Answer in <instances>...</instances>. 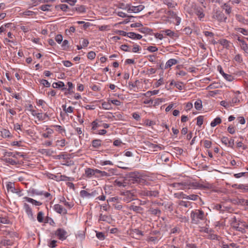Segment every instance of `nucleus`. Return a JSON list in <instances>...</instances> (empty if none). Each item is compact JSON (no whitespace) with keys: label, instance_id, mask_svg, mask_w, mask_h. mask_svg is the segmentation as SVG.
<instances>
[{"label":"nucleus","instance_id":"bb28decb","mask_svg":"<svg viewBox=\"0 0 248 248\" xmlns=\"http://www.w3.org/2000/svg\"><path fill=\"white\" fill-rule=\"evenodd\" d=\"M236 186V188L239 189H241L243 192H248V185L244 184H239L238 185H235Z\"/></svg>","mask_w":248,"mask_h":248},{"label":"nucleus","instance_id":"79ce46f5","mask_svg":"<svg viewBox=\"0 0 248 248\" xmlns=\"http://www.w3.org/2000/svg\"><path fill=\"white\" fill-rule=\"evenodd\" d=\"M163 32H165L166 35L170 37H173L175 36V33L174 32L171 31L170 30H166L162 31Z\"/></svg>","mask_w":248,"mask_h":248},{"label":"nucleus","instance_id":"f257e3e1","mask_svg":"<svg viewBox=\"0 0 248 248\" xmlns=\"http://www.w3.org/2000/svg\"><path fill=\"white\" fill-rule=\"evenodd\" d=\"M170 186L172 187L175 188L177 189H184L191 187L193 188H207L208 187L200 184L197 183H188V182H181V183H174L170 184Z\"/></svg>","mask_w":248,"mask_h":248},{"label":"nucleus","instance_id":"cd10ccee","mask_svg":"<svg viewBox=\"0 0 248 248\" xmlns=\"http://www.w3.org/2000/svg\"><path fill=\"white\" fill-rule=\"evenodd\" d=\"M102 107L105 109H110L112 108L109 100L108 102H104L102 103Z\"/></svg>","mask_w":248,"mask_h":248},{"label":"nucleus","instance_id":"6e6552de","mask_svg":"<svg viewBox=\"0 0 248 248\" xmlns=\"http://www.w3.org/2000/svg\"><path fill=\"white\" fill-rule=\"evenodd\" d=\"M96 174L95 175V177H108L112 175L113 174V170H109L108 172H106L105 171H101L99 170L96 169Z\"/></svg>","mask_w":248,"mask_h":248},{"label":"nucleus","instance_id":"20e7f679","mask_svg":"<svg viewBox=\"0 0 248 248\" xmlns=\"http://www.w3.org/2000/svg\"><path fill=\"white\" fill-rule=\"evenodd\" d=\"M139 195L141 196H147L150 198L157 197L159 196V191L156 190H147L146 189H141L139 191Z\"/></svg>","mask_w":248,"mask_h":248},{"label":"nucleus","instance_id":"5701e85b","mask_svg":"<svg viewBox=\"0 0 248 248\" xmlns=\"http://www.w3.org/2000/svg\"><path fill=\"white\" fill-rule=\"evenodd\" d=\"M235 18L237 20V21L238 22H239V23L243 24V25H245L246 24V19L244 16H243L242 15H239V14H236L235 15Z\"/></svg>","mask_w":248,"mask_h":248},{"label":"nucleus","instance_id":"ddd939ff","mask_svg":"<svg viewBox=\"0 0 248 248\" xmlns=\"http://www.w3.org/2000/svg\"><path fill=\"white\" fill-rule=\"evenodd\" d=\"M218 69L219 73L226 80L232 81L234 79V77L232 75L225 73L221 67H218Z\"/></svg>","mask_w":248,"mask_h":248},{"label":"nucleus","instance_id":"69168bd1","mask_svg":"<svg viewBox=\"0 0 248 248\" xmlns=\"http://www.w3.org/2000/svg\"><path fill=\"white\" fill-rule=\"evenodd\" d=\"M227 131L230 134H233L235 132V127L234 126H232L230 125L228 127Z\"/></svg>","mask_w":248,"mask_h":248},{"label":"nucleus","instance_id":"864d4df0","mask_svg":"<svg viewBox=\"0 0 248 248\" xmlns=\"http://www.w3.org/2000/svg\"><path fill=\"white\" fill-rule=\"evenodd\" d=\"M53 127L56 128V130L60 133H62L63 132H65V130L63 128L62 126L59 125H54L52 126Z\"/></svg>","mask_w":248,"mask_h":248},{"label":"nucleus","instance_id":"13d9d810","mask_svg":"<svg viewBox=\"0 0 248 248\" xmlns=\"http://www.w3.org/2000/svg\"><path fill=\"white\" fill-rule=\"evenodd\" d=\"M220 105L225 108H229L231 106H232V105L231 104V103L226 102L225 101H222L220 102Z\"/></svg>","mask_w":248,"mask_h":248},{"label":"nucleus","instance_id":"338daca9","mask_svg":"<svg viewBox=\"0 0 248 248\" xmlns=\"http://www.w3.org/2000/svg\"><path fill=\"white\" fill-rule=\"evenodd\" d=\"M212 144L211 141L208 140H205L204 141V146L206 148H209L211 147Z\"/></svg>","mask_w":248,"mask_h":248},{"label":"nucleus","instance_id":"a18cd8bd","mask_svg":"<svg viewBox=\"0 0 248 248\" xmlns=\"http://www.w3.org/2000/svg\"><path fill=\"white\" fill-rule=\"evenodd\" d=\"M114 184L119 187H125L126 186V183L120 181L118 180H116L114 181Z\"/></svg>","mask_w":248,"mask_h":248},{"label":"nucleus","instance_id":"423d86ee","mask_svg":"<svg viewBox=\"0 0 248 248\" xmlns=\"http://www.w3.org/2000/svg\"><path fill=\"white\" fill-rule=\"evenodd\" d=\"M144 8V6L142 5H139L138 6H129L127 5L125 9H127V11L129 13H137L140 11H141Z\"/></svg>","mask_w":248,"mask_h":248},{"label":"nucleus","instance_id":"72a5a7b5","mask_svg":"<svg viewBox=\"0 0 248 248\" xmlns=\"http://www.w3.org/2000/svg\"><path fill=\"white\" fill-rule=\"evenodd\" d=\"M235 30L241 33L244 35H248V30L242 28H236Z\"/></svg>","mask_w":248,"mask_h":248},{"label":"nucleus","instance_id":"e433bc0d","mask_svg":"<svg viewBox=\"0 0 248 248\" xmlns=\"http://www.w3.org/2000/svg\"><path fill=\"white\" fill-rule=\"evenodd\" d=\"M183 197L184 199L191 200L192 201H196L198 199L199 196L197 195L191 194V195H187L186 197Z\"/></svg>","mask_w":248,"mask_h":248},{"label":"nucleus","instance_id":"052dcab7","mask_svg":"<svg viewBox=\"0 0 248 248\" xmlns=\"http://www.w3.org/2000/svg\"><path fill=\"white\" fill-rule=\"evenodd\" d=\"M239 99L237 96H234L232 98V101L230 102L231 103V104H232V106H233L234 104L239 103Z\"/></svg>","mask_w":248,"mask_h":248},{"label":"nucleus","instance_id":"f3484780","mask_svg":"<svg viewBox=\"0 0 248 248\" xmlns=\"http://www.w3.org/2000/svg\"><path fill=\"white\" fill-rule=\"evenodd\" d=\"M24 208L25 210L26 213L28 215L29 217L31 218H33V214L32 212V210L31 208L30 207L29 205L26 203L24 204Z\"/></svg>","mask_w":248,"mask_h":248},{"label":"nucleus","instance_id":"680f3d73","mask_svg":"<svg viewBox=\"0 0 248 248\" xmlns=\"http://www.w3.org/2000/svg\"><path fill=\"white\" fill-rule=\"evenodd\" d=\"M62 36L61 34H58L55 37V40L59 44H61L62 43Z\"/></svg>","mask_w":248,"mask_h":248},{"label":"nucleus","instance_id":"412c9836","mask_svg":"<svg viewBox=\"0 0 248 248\" xmlns=\"http://www.w3.org/2000/svg\"><path fill=\"white\" fill-rule=\"evenodd\" d=\"M24 200H25L26 201L31 203L32 204L35 205L36 206H40L42 204V203L40 202L37 201L33 199H31V198H29L27 197H25L23 198Z\"/></svg>","mask_w":248,"mask_h":248},{"label":"nucleus","instance_id":"e2e57ef3","mask_svg":"<svg viewBox=\"0 0 248 248\" xmlns=\"http://www.w3.org/2000/svg\"><path fill=\"white\" fill-rule=\"evenodd\" d=\"M96 236L97 237V238H98L100 240H104L105 239L104 234V233H103L102 232H96Z\"/></svg>","mask_w":248,"mask_h":248},{"label":"nucleus","instance_id":"b1692460","mask_svg":"<svg viewBox=\"0 0 248 248\" xmlns=\"http://www.w3.org/2000/svg\"><path fill=\"white\" fill-rule=\"evenodd\" d=\"M92 146L95 148H98L102 145V140L99 139L93 140L92 141Z\"/></svg>","mask_w":248,"mask_h":248},{"label":"nucleus","instance_id":"6e6d98bb","mask_svg":"<svg viewBox=\"0 0 248 248\" xmlns=\"http://www.w3.org/2000/svg\"><path fill=\"white\" fill-rule=\"evenodd\" d=\"M56 143H57V145H58L61 147H64L65 145V139L58 140L56 141Z\"/></svg>","mask_w":248,"mask_h":248},{"label":"nucleus","instance_id":"8fccbe9b","mask_svg":"<svg viewBox=\"0 0 248 248\" xmlns=\"http://www.w3.org/2000/svg\"><path fill=\"white\" fill-rule=\"evenodd\" d=\"M51 7L50 5L49 4H45L41 5L39 9L43 11H48L50 10L49 8Z\"/></svg>","mask_w":248,"mask_h":248},{"label":"nucleus","instance_id":"473e14b6","mask_svg":"<svg viewBox=\"0 0 248 248\" xmlns=\"http://www.w3.org/2000/svg\"><path fill=\"white\" fill-rule=\"evenodd\" d=\"M64 84L62 81H59L58 82H54L52 84V87L54 88H60L64 86Z\"/></svg>","mask_w":248,"mask_h":248},{"label":"nucleus","instance_id":"a878e982","mask_svg":"<svg viewBox=\"0 0 248 248\" xmlns=\"http://www.w3.org/2000/svg\"><path fill=\"white\" fill-rule=\"evenodd\" d=\"M222 8L225 10V13L228 15L230 14L232 12V8L228 3H224L222 6Z\"/></svg>","mask_w":248,"mask_h":248},{"label":"nucleus","instance_id":"f8f14e48","mask_svg":"<svg viewBox=\"0 0 248 248\" xmlns=\"http://www.w3.org/2000/svg\"><path fill=\"white\" fill-rule=\"evenodd\" d=\"M213 16L215 19H217L220 22H225L226 20L227 19V17H225L223 13H222L221 12L217 11L214 15Z\"/></svg>","mask_w":248,"mask_h":248},{"label":"nucleus","instance_id":"c9c22d12","mask_svg":"<svg viewBox=\"0 0 248 248\" xmlns=\"http://www.w3.org/2000/svg\"><path fill=\"white\" fill-rule=\"evenodd\" d=\"M176 217L179 219V221L181 222H187L188 221V217L181 215L176 216Z\"/></svg>","mask_w":248,"mask_h":248},{"label":"nucleus","instance_id":"a19ab883","mask_svg":"<svg viewBox=\"0 0 248 248\" xmlns=\"http://www.w3.org/2000/svg\"><path fill=\"white\" fill-rule=\"evenodd\" d=\"M47 117H48V116L46 113H45L44 115H43V114L41 113H39L38 114V116L37 117V119L39 121L45 120H46V118H47Z\"/></svg>","mask_w":248,"mask_h":248},{"label":"nucleus","instance_id":"bf43d9fd","mask_svg":"<svg viewBox=\"0 0 248 248\" xmlns=\"http://www.w3.org/2000/svg\"><path fill=\"white\" fill-rule=\"evenodd\" d=\"M147 50L151 52H155L158 50V48L155 46H149L147 47Z\"/></svg>","mask_w":248,"mask_h":248},{"label":"nucleus","instance_id":"f03ea898","mask_svg":"<svg viewBox=\"0 0 248 248\" xmlns=\"http://www.w3.org/2000/svg\"><path fill=\"white\" fill-rule=\"evenodd\" d=\"M190 216L191 222L196 224H198L200 220H204L206 217L204 212L201 210H196L195 211H192Z\"/></svg>","mask_w":248,"mask_h":248},{"label":"nucleus","instance_id":"0eeeda50","mask_svg":"<svg viewBox=\"0 0 248 248\" xmlns=\"http://www.w3.org/2000/svg\"><path fill=\"white\" fill-rule=\"evenodd\" d=\"M97 195H98V192L96 190H94L92 191L91 193H89L84 190H82L80 192V195L82 198H90L92 197H95Z\"/></svg>","mask_w":248,"mask_h":248},{"label":"nucleus","instance_id":"49530a36","mask_svg":"<svg viewBox=\"0 0 248 248\" xmlns=\"http://www.w3.org/2000/svg\"><path fill=\"white\" fill-rule=\"evenodd\" d=\"M4 160L7 163H9V164H10L11 165H16L17 164V161H16L14 159H13L11 158H5L4 159Z\"/></svg>","mask_w":248,"mask_h":248},{"label":"nucleus","instance_id":"ea45409f","mask_svg":"<svg viewBox=\"0 0 248 248\" xmlns=\"http://www.w3.org/2000/svg\"><path fill=\"white\" fill-rule=\"evenodd\" d=\"M92 130H95L97 128L101 125L97 122V120L93 121L92 124Z\"/></svg>","mask_w":248,"mask_h":248},{"label":"nucleus","instance_id":"aec40b11","mask_svg":"<svg viewBox=\"0 0 248 248\" xmlns=\"http://www.w3.org/2000/svg\"><path fill=\"white\" fill-rule=\"evenodd\" d=\"M129 209L130 210H133L137 213H142L143 209L140 206H135L134 205H131L129 207Z\"/></svg>","mask_w":248,"mask_h":248},{"label":"nucleus","instance_id":"7c9ffc66","mask_svg":"<svg viewBox=\"0 0 248 248\" xmlns=\"http://www.w3.org/2000/svg\"><path fill=\"white\" fill-rule=\"evenodd\" d=\"M144 144L145 145V146H146L147 147H148L149 148H150V149H154V150L158 147L157 145L154 144L148 141H145V142H144Z\"/></svg>","mask_w":248,"mask_h":248},{"label":"nucleus","instance_id":"3c124183","mask_svg":"<svg viewBox=\"0 0 248 248\" xmlns=\"http://www.w3.org/2000/svg\"><path fill=\"white\" fill-rule=\"evenodd\" d=\"M99 220L104 221H108L109 219V217L108 216L100 214L99 216Z\"/></svg>","mask_w":248,"mask_h":248},{"label":"nucleus","instance_id":"9d476101","mask_svg":"<svg viewBox=\"0 0 248 248\" xmlns=\"http://www.w3.org/2000/svg\"><path fill=\"white\" fill-rule=\"evenodd\" d=\"M141 173L138 172H131L129 174V177L131 179V181H132L133 183H138L139 182L138 180L141 176Z\"/></svg>","mask_w":248,"mask_h":248},{"label":"nucleus","instance_id":"9b49d317","mask_svg":"<svg viewBox=\"0 0 248 248\" xmlns=\"http://www.w3.org/2000/svg\"><path fill=\"white\" fill-rule=\"evenodd\" d=\"M96 169H93L90 168H86L85 170L84 176L87 178H91L93 176L95 177Z\"/></svg>","mask_w":248,"mask_h":248},{"label":"nucleus","instance_id":"2f4dec72","mask_svg":"<svg viewBox=\"0 0 248 248\" xmlns=\"http://www.w3.org/2000/svg\"><path fill=\"white\" fill-rule=\"evenodd\" d=\"M164 3L169 7H174L176 5V3L171 1V0H165Z\"/></svg>","mask_w":248,"mask_h":248},{"label":"nucleus","instance_id":"7ed1b4c3","mask_svg":"<svg viewBox=\"0 0 248 248\" xmlns=\"http://www.w3.org/2000/svg\"><path fill=\"white\" fill-rule=\"evenodd\" d=\"M232 226L238 231L244 232L246 228H248V225L245 222L237 220L235 217L232 218Z\"/></svg>","mask_w":248,"mask_h":248},{"label":"nucleus","instance_id":"4d7b16f0","mask_svg":"<svg viewBox=\"0 0 248 248\" xmlns=\"http://www.w3.org/2000/svg\"><path fill=\"white\" fill-rule=\"evenodd\" d=\"M96 54L93 51H90L87 54V58L89 59L93 60L94 59L95 57Z\"/></svg>","mask_w":248,"mask_h":248},{"label":"nucleus","instance_id":"774afa93","mask_svg":"<svg viewBox=\"0 0 248 248\" xmlns=\"http://www.w3.org/2000/svg\"><path fill=\"white\" fill-rule=\"evenodd\" d=\"M204 35L206 37H213L214 36V34L212 32L208 31H204L203 32Z\"/></svg>","mask_w":248,"mask_h":248},{"label":"nucleus","instance_id":"2eb2a0df","mask_svg":"<svg viewBox=\"0 0 248 248\" xmlns=\"http://www.w3.org/2000/svg\"><path fill=\"white\" fill-rule=\"evenodd\" d=\"M54 210L59 214H62L65 215L67 214V210L63 208V207L59 204L54 205Z\"/></svg>","mask_w":248,"mask_h":248},{"label":"nucleus","instance_id":"39448f33","mask_svg":"<svg viewBox=\"0 0 248 248\" xmlns=\"http://www.w3.org/2000/svg\"><path fill=\"white\" fill-rule=\"evenodd\" d=\"M121 195L123 196V199L126 202H129L134 200V197L135 196V192L133 190H126L121 193Z\"/></svg>","mask_w":248,"mask_h":248},{"label":"nucleus","instance_id":"c756f323","mask_svg":"<svg viewBox=\"0 0 248 248\" xmlns=\"http://www.w3.org/2000/svg\"><path fill=\"white\" fill-rule=\"evenodd\" d=\"M221 123V119L219 117H217L215 118L211 123V126L212 127H215L217 124H219Z\"/></svg>","mask_w":248,"mask_h":248},{"label":"nucleus","instance_id":"603ef678","mask_svg":"<svg viewBox=\"0 0 248 248\" xmlns=\"http://www.w3.org/2000/svg\"><path fill=\"white\" fill-rule=\"evenodd\" d=\"M197 124L198 126H201L203 124V116H199L197 118Z\"/></svg>","mask_w":248,"mask_h":248},{"label":"nucleus","instance_id":"a211bd4d","mask_svg":"<svg viewBox=\"0 0 248 248\" xmlns=\"http://www.w3.org/2000/svg\"><path fill=\"white\" fill-rule=\"evenodd\" d=\"M178 63V61L175 59H170L166 63L165 68L167 69L173 65H175Z\"/></svg>","mask_w":248,"mask_h":248},{"label":"nucleus","instance_id":"6ab92c4d","mask_svg":"<svg viewBox=\"0 0 248 248\" xmlns=\"http://www.w3.org/2000/svg\"><path fill=\"white\" fill-rule=\"evenodd\" d=\"M7 191L14 193L16 189L15 187V184L12 182H8L6 185Z\"/></svg>","mask_w":248,"mask_h":248},{"label":"nucleus","instance_id":"5fc2aeb1","mask_svg":"<svg viewBox=\"0 0 248 248\" xmlns=\"http://www.w3.org/2000/svg\"><path fill=\"white\" fill-rule=\"evenodd\" d=\"M75 9L76 11L81 13H85L86 12L85 8L82 5H80L78 7H76Z\"/></svg>","mask_w":248,"mask_h":248},{"label":"nucleus","instance_id":"f704fd0d","mask_svg":"<svg viewBox=\"0 0 248 248\" xmlns=\"http://www.w3.org/2000/svg\"><path fill=\"white\" fill-rule=\"evenodd\" d=\"M60 202L63 203L64 205L68 207L69 209L71 208L73 206V204L69 203L66 201L65 198L64 197H62L61 200Z\"/></svg>","mask_w":248,"mask_h":248},{"label":"nucleus","instance_id":"c85d7f7f","mask_svg":"<svg viewBox=\"0 0 248 248\" xmlns=\"http://www.w3.org/2000/svg\"><path fill=\"white\" fill-rule=\"evenodd\" d=\"M195 108L197 110H200L202 108V101L200 99H198L194 104Z\"/></svg>","mask_w":248,"mask_h":248},{"label":"nucleus","instance_id":"4c0bfd02","mask_svg":"<svg viewBox=\"0 0 248 248\" xmlns=\"http://www.w3.org/2000/svg\"><path fill=\"white\" fill-rule=\"evenodd\" d=\"M150 212H151V213L152 214V215H156V216H159V215L161 214V211L156 208V209H154V208H151L150 210Z\"/></svg>","mask_w":248,"mask_h":248},{"label":"nucleus","instance_id":"dca6fc26","mask_svg":"<svg viewBox=\"0 0 248 248\" xmlns=\"http://www.w3.org/2000/svg\"><path fill=\"white\" fill-rule=\"evenodd\" d=\"M0 136L3 138H12V135L11 134L9 130L6 129H2L0 131Z\"/></svg>","mask_w":248,"mask_h":248},{"label":"nucleus","instance_id":"09e8293b","mask_svg":"<svg viewBox=\"0 0 248 248\" xmlns=\"http://www.w3.org/2000/svg\"><path fill=\"white\" fill-rule=\"evenodd\" d=\"M37 218L39 222L44 221V214L41 211L38 213Z\"/></svg>","mask_w":248,"mask_h":248},{"label":"nucleus","instance_id":"58836bf2","mask_svg":"<svg viewBox=\"0 0 248 248\" xmlns=\"http://www.w3.org/2000/svg\"><path fill=\"white\" fill-rule=\"evenodd\" d=\"M38 81L40 82V83L43 85L44 87H49L50 86V83L46 79H39Z\"/></svg>","mask_w":248,"mask_h":248},{"label":"nucleus","instance_id":"1a4fd4ad","mask_svg":"<svg viewBox=\"0 0 248 248\" xmlns=\"http://www.w3.org/2000/svg\"><path fill=\"white\" fill-rule=\"evenodd\" d=\"M55 234L61 240H64L66 238V232L63 229L59 228L56 230Z\"/></svg>","mask_w":248,"mask_h":248},{"label":"nucleus","instance_id":"393cba45","mask_svg":"<svg viewBox=\"0 0 248 248\" xmlns=\"http://www.w3.org/2000/svg\"><path fill=\"white\" fill-rule=\"evenodd\" d=\"M195 14L200 19L204 16V14L203 13V10L201 7H198L195 9Z\"/></svg>","mask_w":248,"mask_h":248},{"label":"nucleus","instance_id":"4be33fe9","mask_svg":"<svg viewBox=\"0 0 248 248\" xmlns=\"http://www.w3.org/2000/svg\"><path fill=\"white\" fill-rule=\"evenodd\" d=\"M219 43L225 48L229 49L230 47L231 43L226 39H222L219 41Z\"/></svg>","mask_w":248,"mask_h":248},{"label":"nucleus","instance_id":"37998d69","mask_svg":"<svg viewBox=\"0 0 248 248\" xmlns=\"http://www.w3.org/2000/svg\"><path fill=\"white\" fill-rule=\"evenodd\" d=\"M241 48L245 51V52L248 53V45L244 41L240 44Z\"/></svg>","mask_w":248,"mask_h":248},{"label":"nucleus","instance_id":"de8ad7c7","mask_svg":"<svg viewBox=\"0 0 248 248\" xmlns=\"http://www.w3.org/2000/svg\"><path fill=\"white\" fill-rule=\"evenodd\" d=\"M62 107L63 108V110L66 113H72L73 112L74 108L70 106L68 108H66V105H62Z\"/></svg>","mask_w":248,"mask_h":248},{"label":"nucleus","instance_id":"0e129e2a","mask_svg":"<svg viewBox=\"0 0 248 248\" xmlns=\"http://www.w3.org/2000/svg\"><path fill=\"white\" fill-rule=\"evenodd\" d=\"M164 83L163 78H159L155 84V87L157 88Z\"/></svg>","mask_w":248,"mask_h":248},{"label":"nucleus","instance_id":"4468645a","mask_svg":"<svg viewBox=\"0 0 248 248\" xmlns=\"http://www.w3.org/2000/svg\"><path fill=\"white\" fill-rule=\"evenodd\" d=\"M138 184L141 185H148L149 183L148 182L149 178L146 175L142 174L139 179Z\"/></svg>","mask_w":248,"mask_h":248},{"label":"nucleus","instance_id":"c03bdc74","mask_svg":"<svg viewBox=\"0 0 248 248\" xmlns=\"http://www.w3.org/2000/svg\"><path fill=\"white\" fill-rule=\"evenodd\" d=\"M46 130L47 131V132L46 133H43L42 134V136L44 138H47L49 137V135L53 133V130L49 128H46Z\"/></svg>","mask_w":248,"mask_h":248}]
</instances>
